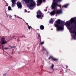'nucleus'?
Here are the masks:
<instances>
[{
	"mask_svg": "<svg viewBox=\"0 0 76 76\" xmlns=\"http://www.w3.org/2000/svg\"><path fill=\"white\" fill-rule=\"evenodd\" d=\"M7 42H6L4 38L2 37L1 39V41L0 42V49L1 48V45H2V44H6V43H7Z\"/></svg>",
	"mask_w": 76,
	"mask_h": 76,
	"instance_id": "obj_5",
	"label": "nucleus"
},
{
	"mask_svg": "<svg viewBox=\"0 0 76 76\" xmlns=\"http://www.w3.org/2000/svg\"><path fill=\"white\" fill-rule=\"evenodd\" d=\"M44 26L42 25H41L40 26V30H44Z\"/></svg>",
	"mask_w": 76,
	"mask_h": 76,
	"instance_id": "obj_13",
	"label": "nucleus"
},
{
	"mask_svg": "<svg viewBox=\"0 0 76 76\" xmlns=\"http://www.w3.org/2000/svg\"><path fill=\"white\" fill-rule=\"evenodd\" d=\"M45 10V11L46 12L47 10Z\"/></svg>",
	"mask_w": 76,
	"mask_h": 76,
	"instance_id": "obj_39",
	"label": "nucleus"
},
{
	"mask_svg": "<svg viewBox=\"0 0 76 76\" xmlns=\"http://www.w3.org/2000/svg\"><path fill=\"white\" fill-rule=\"evenodd\" d=\"M23 1H25L26 3H30L29 6H28L29 8H31V7H34L35 6V3L34 2V1L32 0H23Z\"/></svg>",
	"mask_w": 76,
	"mask_h": 76,
	"instance_id": "obj_3",
	"label": "nucleus"
},
{
	"mask_svg": "<svg viewBox=\"0 0 76 76\" xmlns=\"http://www.w3.org/2000/svg\"><path fill=\"white\" fill-rule=\"evenodd\" d=\"M37 35H38V37L39 36H40V35H39V33H37Z\"/></svg>",
	"mask_w": 76,
	"mask_h": 76,
	"instance_id": "obj_30",
	"label": "nucleus"
},
{
	"mask_svg": "<svg viewBox=\"0 0 76 76\" xmlns=\"http://www.w3.org/2000/svg\"><path fill=\"white\" fill-rule=\"evenodd\" d=\"M8 10H11L12 9H11V7L10 6H8Z\"/></svg>",
	"mask_w": 76,
	"mask_h": 76,
	"instance_id": "obj_18",
	"label": "nucleus"
},
{
	"mask_svg": "<svg viewBox=\"0 0 76 76\" xmlns=\"http://www.w3.org/2000/svg\"><path fill=\"white\" fill-rule=\"evenodd\" d=\"M5 50H7L8 49H9V48H4Z\"/></svg>",
	"mask_w": 76,
	"mask_h": 76,
	"instance_id": "obj_28",
	"label": "nucleus"
},
{
	"mask_svg": "<svg viewBox=\"0 0 76 76\" xmlns=\"http://www.w3.org/2000/svg\"><path fill=\"white\" fill-rule=\"evenodd\" d=\"M69 4H67V6H69Z\"/></svg>",
	"mask_w": 76,
	"mask_h": 76,
	"instance_id": "obj_34",
	"label": "nucleus"
},
{
	"mask_svg": "<svg viewBox=\"0 0 76 76\" xmlns=\"http://www.w3.org/2000/svg\"><path fill=\"white\" fill-rule=\"evenodd\" d=\"M56 24H55V25L56 27H57V31L63 30L64 29V27L63 26H64L65 24L63 21L58 19L56 21Z\"/></svg>",
	"mask_w": 76,
	"mask_h": 76,
	"instance_id": "obj_1",
	"label": "nucleus"
},
{
	"mask_svg": "<svg viewBox=\"0 0 76 76\" xmlns=\"http://www.w3.org/2000/svg\"><path fill=\"white\" fill-rule=\"evenodd\" d=\"M67 28L68 29H69V27H68Z\"/></svg>",
	"mask_w": 76,
	"mask_h": 76,
	"instance_id": "obj_41",
	"label": "nucleus"
},
{
	"mask_svg": "<svg viewBox=\"0 0 76 76\" xmlns=\"http://www.w3.org/2000/svg\"><path fill=\"white\" fill-rule=\"evenodd\" d=\"M10 18H12V16H11V15H10Z\"/></svg>",
	"mask_w": 76,
	"mask_h": 76,
	"instance_id": "obj_40",
	"label": "nucleus"
},
{
	"mask_svg": "<svg viewBox=\"0 0 76 76\" xmlns=\"http://www.w3.org/2000/svg\"><path fill=\"white\" fill-rule=\"evenodd\" d=\"M52 60H53V61H57V60H58V59H56V58H53V57L52 58Z\"/></svg>",
	"mask_w": 76,
	"mask_h": 76,
	"instance_id": "obj_15",
	"label": "nucleus"
},
{
	"mask_svg": "<svg viewBox=\"0 0 76 76\" xmlns=\"http://www.w3.org/2000/svg\"><path fill=\"white\" fill-rule=\"evenodd\" d=\"M72 37H73L74 38V39H76V36H75V35H72Z\"/></svg>",
	"mask_w": 76,
	"mask_h": 76,
	"instance_id": "obj_19",
	"label": "nucleus"
},
{
	"mask_svg": "<svg viewBox=\"0 0 76 76\" xmlns=\"http://www.w3.org/2000/svg\"><path fill=\"white\" fill-rule=\"evenodd\" d=\"M39 37V39L40 40V42H41V36H38Z\"/></svg>",
	"mask_w": 76,
	"mask_h": 76,
	"instance_id": "obj_17",
	"label": "nucleus"
},
{
	"mask_svg": "<svg viewBox=\"0 0 76 76\" xmlns=\"http://www.w3.org/2000/svg\"><path fill=\"white\" fill-rule=\"evenodd\" d=\"M54 66V65L53 64H52V65L51 66V68L53 70V71H54V68H53V67Z\"/></svg>",
	"mask_w": 76,
	"mask_h": 76,
	"instance_id": "obj_16",
	"label": "nucleus"
},
{
	"mask_svg": "<svg viewBox=\"0 0 76 76\" xmlns=\"http://www.w3.org/2000/svg\"><path fill=\"white\" fill-rule=\"evenodd\" d=\"M72 28L73 29V30L72 31V34H75V36L76 37V28L74 27H72Z\"/></svg>",
	"mask_w": 76,
	"mask_h": 76,
	"instance_id": "obj_9",
	"label": "nucleus"
},
{
	"mask_svg": "<svg viewBox=\"0 0 76 76\" xmlns=\"http://www.w3.org/2000/svg\"><path fill=\"white\" fill-rule=\"evenodd\" d=\"M50 14L51 16H54L56 14V10H54L50 12Z\"/></svg>",
	"mask_w": 76,
	"mask_h": 76,
	"instance_id": "obj_11",
	"label": "nucleus"
},
{
	"mask_svg": "<svg viewBox=\"0 0 76 76\" xmlns=\"http://www.w3.org/2000/svg\"><path fill=\"white\" fill-rule=\"evenodd\" d=\"M71 19H76V17L74 18H72Z\"/></svg>",
	"mask_w": 76,
	"mask_h": 76,
	"instance_id": "obj_23",
	"label": "nucleus"
},
{
	"mask_svg": "<svg viewBox=\"0 0 76 76\" xmlns=\"http://www.w3.org/2000/svg\"><path fill=\"white\" fill-rule=\"evenodd\" d=\"M62 7H67V5H66L64 6H63Z\"/></svg>",
	"mask_w": 76,
	"mask_h": 76,
	"instance_id": "obj_26",
	"label": "nucleus"
},
{
	"mask_svg": "<svg viewBox=\"0 0 76 76\" xmlns=\"http://www.w3.org/2000/svg\"><path fill=\"white\" fill-rule=\"evenodd\" d=\"M45 0H37V6H39V5H41V3H42V1L43 2H45Z\"/></svg>",
	"mask_w": 76,
	"mask_h": 76,
	"instance_id": "obj_6",
	"label": "nucleus"
},
{
	"mask_svg": "<svg viewBox=\"0 0 76 76\" xmlns=\"http://www.w3.org/2000/svg\"><path fill=\"white\" fill-rule=\"evenodd\" d=\"M50 58H53V56H50L48 58V60H50Z\"/></svg>",
	"mask_w": 76,
	"mask_h": 76,
	"instance_id": "obj_20",
	"label": "nucleus"
},
{
	"mask_svg": "<svg viewBox=\"0 0 76 76\" xmlns=\"http://www.w3.org/2000/svg\"><path fill=\"white\" fill-rule=\"evenodd\" d=\"M69 26H70V23H69L68 24V22H67V25H68Z\"/></svg>",
	"mask_w": 76,
	"mask_h": 76,
	"instance_id": "obj_21",
	"label": "nucleus"
},
{
	"mask_svg": "<svg viewBox=\"0 0 76 76\" xmlns=\"http://www.w3.org/2000/svg\"><path fill=\"white\" fill-rule=\"evenodd\" d=\"M37 17L38 19H42V18L44 17V15H42V13L39 10H38L37 12Z\"/></svg>",
	"mask_w": 76,
	"mask_h": 76,
	"instance_id": "obj_4",
	"label": "nucleus"
},
{
	"mask_svg": "<svg viewBox=\"0 0 76 76\" xmlns=\"http://www.w3.org/2000/svg\"><path fill=\"white\" fill-rule=\"evenodd\" d=\"M46 53L48 54L49 53H48V51H47Z\"/></svg>",
	"mask_w": 76,
	"mask_h": 76,
	"instance_id": "obj_37",
	"label": "nucleus"
},
{
	"mask_svg": "<svg viewBox=\"0 0 76 76\" xmlns=\"http://www.w3.org/2000/svg\"><path fill=\"white\" fill-rule=\"evenodd\" d=\"M26 24H27V25H28H28H28V23H26Z\"/></svg>",
	"mask_w": 76,
	"mask_h": 76,
	"instance_id": "obj_38",
	"label": "nucleus"
},
{
	"mask_svg": "<svg viewBox=\"0 0 76 76\" xmlns=\"http://www.w3.org/2000/svg\"><path fill=\"white\" fill-rule=\"evenodd\" d=\"M24 10L26 12H27V10H26L25 9Z\"/></svg>",
	"mask_w": 76,
	"mask_h": 76,
	"instance_id": "obj_33",
	"label": "nucleus"
},
{
	"mask_svg": "<svg viewBox=\"0 0 76 76\" xmlns=\"http://www.w3.org/2000/svg\"><path fill=\"white\" fill-rule=\"evenodd\" d=\"M38 29H37L36 30V31H38Z\"/></svg>",
	"mask_w": 76,
	"mask_h": 76,
	"instance_id": "obj_42",
	"label": "nucleus"
},
{
	"mask_svg": "<svg viewBox=\"0 0 76 76\" xmlns=\"http://www.w3.org/2000/svg\"><path fill=\"white\" fill-rule=\"evenodd\" d=\"M9 47H11V48H15V47L14 46H12L10 45L9 46Z\"/></svg>",
	"mask_w": 76,
	"mask_h": 76,
	"instance_id": "obj_27",
	"label": "nucleus"
},
{
	"mask_svg": "<svg viewBox=\"0 0 76 76\" xmlns=\"http://www.w3.org/2000/svg\"><path fill=\"white\" fill-rule=\"evenodd\" d=\"M65 25L66 27H67V22H66V23L65 24Z\"/></svg>",
	"mask_w": 76,
	"mask_h": 76,
	"instance_id": "obj_35",
	"label": "nucleus"
},
{
	"mask_svg": "<svg viewBox=\"0 0 76 76\" xmlns=\"http://www.w3.org/2000/svg\"><path fill=\"white\" fill-rule=\"evenodd\" d=\"M53 2L51 5L52 8L53 9H56L57 6H58V7H61V5H58L57 3L58 2H61L62 1V0H53Z\"/></svg>",
	"mask_w": 76,
	"mask_h": 76,
	"instance_id": "obj_2",
	"label": "nucleus"
},
{
	"mask_svg": "<svg viewBox=\"0 0 76 76\" xmlns=\"http://www.w3.org/2000/svg\"><path fill=\"white\" fill-rule=\"evenodd\" d=\"M28 29H29V30H30V29L31 28H32V27H31V26H29V25H28Z\"/></svg>",
	"mask_w": 76,
	"mask_h": 76,
	"instance_id": "obj_22",
	"label": "nucleus"
},
{
	"mask_svg": "<svg viewBox=\"0 0 76 76\" xmlns=\"http://www.w3.org/2000/svg\"><path fill=\"white\" fill-rule=\"evenodd\" d=\"M69 29H70V28H69Z\"/></svg>",
	"mask_w": 76,
	"mask_h": 76,
	"instance_id": "obj_43",
	"label": "nucleus"
},
{
	"mask_svg": "<svg viewBox=\"0 0 76 76\" xmlns=\"http://www.w3.org/2000/svg\"><path fill=\"white\" fill-rule=\"evenodd\" d=\"M15 1H16V0H11L12 2V7H15V4H16Z\"/></svg>",
	"mask_w": 76,
	"mask_h": 76,
	"instance_id": "obj_10",
	"label": "nucleus"
},
{
	"mask_svg": "<svg viewBox=\"0 0 76 76\" xmlns=\"http://www.w3.org/2000/svg\"><path fill=\"white\" fill-rule=\"evenodd\" d=\"M18 17V18H19V19H22V18H20V17Z\"/></svg>",
	"mask_w": 76,
	"mask_h": 76,
	"instance_id": "obj_36",
	"label": "nucleus"
},
{
	"mask_svg": "<svg viewBox=\"0 0 76 76\" xmlns=\"http://www.w3.org/2000/svg\"><path fill=\"white\" fill-rule=\"evenodd\" d=\"M23 20H24L23 19Z\"/></svg>",
	"mask_w": 76,
	"mask_h": 76,
	"instance_id": "obj_44",
	"label": "nucleus"
},
{
	"mask_svg": "<svg viewBox=\"0 0 76 76\" xmlns=\"http://www.w3.org/2000/svg\"><path fill=\"white\" fill-rule=\"evenodd\" d=\"M6 75V73L4 74H3V76H5Z\"/></svg>",
	"mask_w": 76,
	"mask_h": 76,
	"instance_id": "obj_32",
	"label": "nucleus"
},
{
	"mask_svg": "<svg viewBox=\"0 0 76 76\" xmlns=\"http://www.w3.org/2000/svg\"><path fill=\"white\" fill-rule=\"evenodd\" d=\"M42 50L43 51H44V50H46L45 49V48L44 47H42Z\"/></svg>",
	"mask_w": 76,
	"mask_h": 76,
	"instance_id": "obj_24",
	"label": "nucleus"
},
{
	"mask_svg": "<svg viewBox=\"0 0 76 76\" xmlns=\"http://www.w3.org/2000/svg\"><path fill=\"white\" fill-rule=\"evenodd\" d=\"M54 20H53V19H51L50 20L49 22L50 23H53V22H54Z\"/></svg>",
	"mask_w": 76,
	"mask_h": 76,
	"instance_id": "obj_14",
	"label": "nucleus"
},
{
	"mask_svg": "<svg viewBox=\"0 0 76 76\" xmlns=\"http://www.w3.org/2000/svg\"><path fill=\"white\" fill-rule=\"evenodd\" d=\"M17 5L18 8H22V4L20 2H17Z\"/></svg>",
	"mask_w": 76,
	"mask_h": 76,
	"instance_id": "obj_8",
	"label": "nucleus"
},
{
	"mask_svg": "<svg viewBox=\"0 0 76 76\" xmlns=\"http://www.w3.org/2000/svg\"><path fill=\"white\" fill-rule=\"evenodd\" d=\"M6 6H8V4L7 3H6Z\"/></svg>",
	"mask_w": 76,
	"mask_h": 76,
	"instance_id": "obj_31",
	"label": "nucleus"
},
{
	"mask_svg": "<svg viewBox=\"0 0 76 76\" xmlns=\"http://www.w3.org/2000/svg\"><path fill=\"white\" fill-rule=\"evenodd\" d=\"M51 19H52V18H51Z\"/></svg>",
	"mask_w": 76,
	"mask_h": 76,
	"instance_id": "obj_45",
	"label": "nucleus"
},
{
	"mask_svg": "<svg viewBox=\"0 0 76 76\" xmlns=\"http://www.w3.org/2000/svg\"><path fill=\"white\" fill-rule=\"evenodd\" d=\"M2 50H4V48H3V45L2 46Z\"/></svg>",
	"mask_w": 76,
	"mask_h": 76,
	"instance_id": "obj_29",
	"label": "nucleus"
},
{
	"mask_svg": "<svg viewBox=\"0 0 76 76\" xmlns=\"http://www.w3.org/2000/svg\"><path fill=\"white\" fill-rule=\"evenodd\" d=\"M70 22L71 23H72V24L73 23H76V21H75V20H70Z\"/></svg>",
	"mask_w": 76,
	"mask_h": 76,
	"instance_id": "obj_12",
	"label": "nucleus"
},
{
	"mask_svg": "<svg viewBox=\"0 0 76 76\" xmlns=\"http://www.w3.org/2000/svg\"><path fill=\"white\" fill-rule=\"evenodd\" d=\"M61 13H62V10L61 9L57 10L56 13V16H57V15H58Z\"/></svg>",
	"mask_w": 76,
	"mask_h": 76,
	"instance_id": "obj_7",
	"label": "nucleus"
},
{
	"mask_svg": "<svg viewBox=\"0 0 76 76\" xmlns=\"http://www.w3.org/2000/svg\"><path fill=\"white\" fill-rule=\"evenodd\" d=\"M41 42V43H40L41 45H42V44H44V41H43L42 42Z\"/></svg>",
	"mask_w": 76,
	"mask_h": 76,
	"instance_id": "obj_25",
	"label": "nucleus"
}]
</instances>
